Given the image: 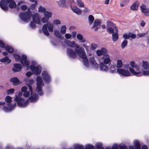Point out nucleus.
<instances>
[{
	"instance_id": "29",
	"label": "nucleus",
	"mask_w": 149,
	"mask_h": 149,
	"mask_svg": "<svg viewBox=\"0 0 149 149\" xmlns=\"http://www.w3.org/2000/svg\"><path fill=\"white\" fill-rule=\"evenodd\" d=\"M116 32L112 34V40L113 42L116 41L118 38V36L117 32V30L116 29Z\"/></svg>"
},
{
	"instance_id": "34",
	"label": "nucleus",
	"mask_w": 149,
	"mask_h": 149,
	"mask_svg": "<svg viewBox=\"0 0 149 149\" xmlns=\"http://www.w3.org/2000/svg\"><path fill=\"white\" fill-rule=\"evenodd\" d=\"M83 62L84 65L87 68L89 67L88 60L87 58V56L82 58Z\"/></svg>"
},
{
	"instance_id": "37",
	"label": "nucleus",
	"mask_w": 149,
	"mask_h": 149,
	"mask_svg": "<svg viewBox=\"0 0 149 149\" xmlns=\"http://www.w3.org/2000/svg\"><path fill=\"white\" fill-rule=\"evenodd\" d=\"M106 25L107 28L114 27L116 28V25L111 21H108L107 22Z\"/></svg>"
},
{
	"instance_id": "3",
	"label": "nucleus",
	"mask_w": 149,
	"mask_h": 149,
	"mask_svg": "<svg viewBox=\"0 0 149 149\" xmlns=\"http://www.w3.org/2000/svg\"><path fill=\"white\" fill-rule=\"evenodd\" d=\"M13 56L16 61H20L21 63L23 65L29 68V61L27 59V57L24 54H23L21 57V56L17 54H13Z\"/></svg>"
},
{
	"instance_id": "15",
	"label": "nucleus",
	"mask_w": 149,
	"mask_h": 149,
	"mask_svg": "<svg viewBox=\"0 0 149 149\" xmlns=\"http://www.w3.org/2000/svg\"><path fill=\"white\" fill-rule=\"evenodd\" d=\"M89 62L90 64L94 69L95 70L98 69L99 65L96 63L94 57H91L89 59Z\"/></svg>"
},
{
	"instance_id": "40",
	"label": "nucleus",
	"mask_w": 149,
	"mask_h": 149,
	"mask_svg": "<svg viewBox=\"0 0 149 149\" xmlns=\"http://www.w3.org/2000/svg\"><path fill=\"white\" fill-rule=\"evenodd\" d=\"M128 41L126 40H124L121 43V47L122 49H123L127 45Z\"/></svg>"
},
{
	"instance_id": "44",
	"label": "nucleus",
	"mask_w": 149,
	"mask_h": 149,
	"mask_svg": "<svg viewBox=\"0 0 149 149\" xmlns=\"http://www.w3.org/2000/svg\"><path fill=\"white\" fill-rule=\"evenodd\" d=\"M15 89L14 88H10L8 90L6 91V94L8 95H11L14 92Z\"/></svg>"
},
{
	"instance_id": "16",
	"label": "nucleus",
	"mask_w": 149,
	"mask_h": 149,
	"mask_svg": "<svg viewBox=\"0 0 149 149\" xmlns=\"http://www.w3.org/2000/svg\"><path fill=\"white\" fill-rule=\"evenodd\" d=\"M32 17L33 21L35 22L36 24H41L40 19L39 15L38 13H36L35 15L31 16Z\"/></svg>"
},
{
	"instance_id": "25",
	"label": "nucleus",
	"mask_w": 149,
	"mask_h": 149,
	"mask_svg": "<svg viewBox=\"0 0 149 149\" xmlns=\"http://www.w3.org/2000/svg\"><path fill=\"white\" fill-rule=\"evenodd\" d=\"M0 61L4 63L5 64H7L9 63L11 61L10 59H9L8 56H6L3 58L0 59Z\"/></svg>"
},
{
	"instance_id": "27",
	"label": "nucleus",
	"mask_w": 149,
	"mask_h": 149,
	"mask_svg": "<svg viewBox=\"0 0 149 149\" xmlns=\"http://www.w3.org/2000/svg\"><path fill=\"white\" fill-rule=\"evenodd\" d=\"M57 2L58 3V5L60 7H64L67 6L65 0H60L59 1H57Z\"/></svg>"
},
{
	"instance_id": "33",
	"label": "nucleus",
	"mask_w": 149,
	"mask_h": 149,
	"mask_svg": "<svg viewBox=\"0 0 149 149\" xmlns=\"http://www.w3.org/2000/svg\"><path fill=\"white\" fill-rule=\"evenodd\" d=\"M9 53L12 54L13 53L14 51L13 48L11 46L9 45H6L4 48Z\"/></svg>"
},
{
	"instance_id": "31",
	"label": "nucleus",
	"mask_w": 149,
	"mask_h": 149,
	"mask_svg": "<svg viewBox=\"0 0 149 149\" xmlns=\"http://www.w3.org/2000/svg\"><path fill=\"white\" fill-rule=\"evenodd\" d=\"M77 39L81 42H85V39L83 38V36L80 33H78L77 35Z\"/></svg>"
},
{
	"instance_id": "18",
	"label": "nucleus",
	"mask_w": 149,
	"mask_h": 149,
	"mask_svg": "<svg viewBox=\"0 0 149 149\" xmlns=\"http://www.w3.org/2000/svg\"><path fill=\"white\" fill-rule=\"evenodd\" d=\"M134 147L133 146H129L130 149H141V146L140 142L137 140L134 141Z\"/></svg>"
},
{
	"instance_id": "54",
	"label": "nucleus",
	"mask_w": 149,
	"mask_h": 149,
	"mask_svg": "<svg viewBox=\"0 0 149 149\" xmlns=\"http://www.w3.org/2000/svg\"><path fill=\"white\" fill-rule=\"evenodd\" d=\"M102 143L100 142L97 143L95 144L96 148L98 149L102 147Z\"/></svg>"
},
{
	"instance_id": "7",
	"label": "nucleus",
	"mask_w": 149,
	"mask_h": 149,
	"mask_svg": "<svg viewBox=\"0 0 149 149\" xmlns=\"http://www.w3.org/2000/svg\"><path fill=\"white\" fill-rule=\"evenodd\" d=\"M47 28L50 32H52L53 31V24L48 22L47 24H44L42 26V29L44 34L47 36H49V33L48 31Z\"/></svg>"
},
{
	"instance_id": "32",
	"label": "nucleus",
	"mask_w": 149,
	"mask_h": 149,
	"mask_svg": "<svg viewBox=\"0 0 149 149\" xmlns=\"http://www.w3.org/2000/svg\"><path fill=\"white\" fill-rule=\"evenodd\" d=\"M65 42L68 46L71 47L73 48L74 47L75 42L74 41L71 42L69 40H66L65 41Z\"/></svg>"
},
{
	"instance_id": "47",
	"label": "nucleus",
	"mask_w": 149,
	"mask_h": 149,
	"mask_svg": "<svg viewBox=\"0 0 149 149\" xmlns=\"http://www.w3.org/2000/svg\"><path fill=\"white\" fill-rule=\"evenodd\" d=\"M130 33H129L128 34L127 33H124L123 35V37L125 40L129 39L130 38Z\"/></svg>"
},
{
	"instance_id": "12",
	"label": "nucleus",
	"mask_w": 149,
	"mask_h": 149,
	"mask_svg": "<svg viewBox=\"0 0 149 149\" xmlns=\"http://www.w3.org/2000/svg\"><path fill=\"white\" fill-rule=\"evenodd\" d=\"M66 52L67 55L71 58H74L76 57L77 53L72 49L70 48H68Z\"/></svg>"
},
{
	"instance_id": "26",
	"label": "nucleus",
	"mask_w": 149,
	"mask_h": 149,
	"mask_svg": "<svg viewBox=\"0 0 149 149\" xmlns=\"http://www.w3.org/2000/svg\"><path fill=\"white\" fill-rule=\"evenodd\" d=\"M10 81L13 83L14 85H17L19 82V79L16 77H13L10 79Z\"/></svg>"
},
{
	"instance_id": "10",
	"label": "nucleus",
	"mask_w": 149,
	"mask_h": 149,
	"mask_svg": "<svg viewBox=\"0 0 149 149\" xmlns=\"http://www.w3.org/2000/svg\"><path fill=\"white\" fill-rule=\"evenodd\" d=\"M117 72L118 73L125 77H128L131 75V74L128 70L123 69H117Z\"/></svg>"
},
{
	"instance_id": "61",
	"label": "nucleus",
	"mask_w": 149,
	"mask_h": 149,
	"mask_svg": "<svg viewBox=\"0 0 149 149\" xmlns=\"http://www.w3.org/2000/svg\"><path fill=\"white\" fill-rule=\"evenodd\" d=\"M5 46V45L4 43L2 40H0V47L3 48H4Z\"/></svg>"
},
{
	"instance_id": "23",
	"label": "nucleus",
	"mask_w": 149,
	"mask_h": 149,
	"mask_svg": "<svg viewBox=\"0 0 149 149\" xmlns=\"http://www.w3.org/2000/svg\"><path fill=\"white\" fill-rule=\"evenodd\" d=\"M37 86H43L44 85L42 77L40 76H38L36 78Z\"/></svg>"
},
{
	"instance_id": "50",
	"label": "nucleus",
	"mask_w": 149,
	"mask_h": 149,
	"mask_svg": "<svg viewBox=\"0 0 149 149\" xmlns=\"http://www.w3.org/2000/svg\"><path fill=\"white\" fill-rule=\"evenodd\" d=\"M77 3L79 6L80 7H84V4L82 1L80 0H77Z\"/></svg>"
},
{
	"instance_id": "45",
	"label": "nucleus",
	"mask_w": 149,
	"mask_h": 149,
	"mask_svg": "<svg viewBox=\"0 0 149 149\" xmlns=\"http://www.w3.org/2000/svg\"><path fill=\"white\" fill-rule=\"evenodd\" d=\"M36 23L35 22L32 21L31 22L30 24L31 28L32 29H35L36 27Z\"/></svg>"
},
{
	"instance_id": "49",
	"label": "nucleus",
	"mask_w": 149,
	"mask_h": 149,
	"mask_svg": "<svg viewBox=\"0 0 149 149\" xmlns=\"http://www.w3.org/2000/svg\"><path fill=\"white\" fill-rule=\"evenodd\" d=\"M46 10V8L44 7H42V6H40L38 8V11L39 12L41 13H44L45 12Z\"/></svg>"
},
{
	"instance_id": "57",
	"label": "nucleus",
	"mask_w": 149,
	"mask_h": 149,
	"mask_svg": "<svg viewBox=\"0 0 149 149\" xmlns=\"http://www.w3.org/2000/svg\"><path fill=\"white\" fill-rule=\"evenodd\" d=\"M119 147L120 149H129L128 147L124 144L122 145H120Z\"/></svg>"
},
{
	"instance_id": "48",
	"label": "nucleus",
	"mask_w": 149,
	"mask_h": 149,
	"mask_svg": "<svg viewBox=\"0 0 149 149\" xmlns=\"http://www.w3.org/2000/svg\"><path fill=\"white\" fill-rule=\"evenodd\" d=\"M85 148L86 149H96L93 146L89 144L86 145Z\"/></svg>"
},
{
	"instance_id": "52",
	"label": "nucleus",
	"mask_w": 149,
	"mask_h": 149,
	"mask_svg": "<svg viewBox=\"0 0 149 149\" xmlns=\"http://www.w3.org/2000/svg\"><path fill=\"white\" fill-rule=\"evenodd\" d=\"M98 47L97 44L95 43H93L91 45V49L93 50L95 49Z\"/></svg>"
},
{
	"instance_id": "6",
	"label": "nucleus",
	"mask_w": 149,
	"mask_h": 149,
	"mask_svg": "<svg viewBox=\"0 0 149 149\" xmlns=\"http://www.w3.org/2000/svg\"><path fill=\"white\" fill-rule=\"evenodd\" d=\"M32 16V12L29 8L27 11L22 12L19 15V17L21 20L27 23L30 21L31 17Z\"/></svg>"
},
{
	"instance_id": "17",
	"label": "nucleus",
	"mask_w": 149,
	"mask_h": 149,
	"mask_svg": "<svg viewBox=\"0 0 149 149\" xmlns=\"http://www.w3.org/2000/svg\"><path fill=\"white\" fill-rule=\"evenodd\" d=\"M14 67L12 68V70L14 72H19L22 70V66L21 64L18 63L14 64Z\"/></svg>"
},
{
	"instance_id": "46",
	"label": "nucleus",
	"mask_w": 149,
	"mask_h": 149,
	"mask_svg": "<svg viewBox=\"0 0 149 149\" xmlns=\"http://www.w3.org/2000/svg\"><path fill=\"white\" fill-rule=\"evenodd\" d=\"M61 33L63 34H64L65 33L66 31V27L65 25H63L61 28Z\"/></svg>"
},
{
	"instance_id": "13",
	"label": "nucleus",
	"mask_w": 149,
	"mask_h": 149,
	"mask_svg": "<svg viewBox=\"0 0 149 149\" xmlns=\"http://www.w3.org/2000/svg\"><path fill=\"white\" fill-rule=\"evenodd\" d=\"M77 51V54L81 58H83L86 56L84 49L82 47H80L79 50Z\"/></svg>"
},
{
	"instance_id": "5",
	"label": "nucleus",
	"mask_w": 149,
	"mask_h": 149,
	"mask_svg": "<svg viewBox=\"0 0 149 149\" xmlns=\"http://www.w3.org/2000/svg\"><path fill=\"white\" fill-rule=\"evenodd\" d=\"M12 98L9 95H7L5 98V101L8 103V107H3V110L6 112H10L13 110H14L16 106V103L13 104H10L12 102Z\"/></svg>"
},
{
	"instance_id": "30",
	"label": "nucleus",
	"mask_w": 149,
	"mask_h": 149,
	"mask_svg": "<svg viewBox=\"0 0 149 149\" xmlns=\"http://www.w3.org/2000/svg\"><path fill=\"white\" fill-rule=\"evenodd\" d=\"M101 21L100 20L98 19H95L91 29H93V27L95 26H100V25L101 24Z\"/></svg>"
},
{
	"instance_id": "41",
	"label": "nucleus",
	"mask_w": 149,
	"mask_h": 149,
	"mask_svg": "<svg viewBox=\"0 0 149 149\" xmlns=\"http://www.w3.org/2000/svg\"><path fill=\"white\" fill-rule=\"evenodd\" d=\"M74 149H84V146L79 144H75L74 146Z\"/></svg>"
},
{
	"instance_id": "60",
	"label": "nucleus",
	"mask_w": 149,
	"mask_h": 149,
	"mask_svg": "<svg viewBox=\"0 0 149 149\" xmlns=\"http://www.w3.org/2000/svg\"><path fill=\"white\" fill-rule=\"evenodd\" d=\"M28 8L27 6L26 5H22L21 6V8L22 10H26Z\"/></svg>"
},
{
	"instance_id": "39",
	"label": "nucleus",
	"mask_w": 149,
	"mask_h": 149,
	"mask_svg": "<svg viewBox=\"0 0 149 149\" xmlns=\"http://www.w3.org/2000/svg\"><path fill=\"white\" fill-rule=\"evenodd\" d=\"M44 15L45 17L49 19L52 17V14L50 12L45 11V12H44Z\"/></svg>"
},
{
	"instance_id": "9",
	"label": "nucleus",
	"mask_w": 149,
	"mask_h": 149,
	"mask_svg": "<svg viewBox=\"0 0 149 149\" xmlns=\"http://www.w3.org/2000/svg\"><path fill=\"white\" fill-rule=\"evenodd\" d=\"M30 68L33 74L36 75L40 74L42 68L39 65H38L36 67L33 65H31Z\"/></svg>"
},
{
	"instance_id": "20",
	"label": "nucleus",
	"mask_w": 149,
	"mask_h": 149,
	"mask_svg": "<svg viewBox=\"0 0 149 149\" xmlns=\"http://www.w3.org/2000/svg\"><path fill=\"white\" fill-rule=\"evenodd\" d=\"M43 86H37L36 91V92L40 96H42L44 94L42 90Z\"/></svg>"
},
{
	"instance_id": "62",
	"label": "nucleus",
	"mask_w": 149,
	"mask_h": 149,
	"mask_svg": "<svg viewBox=\"0 0 149 149\" xmlns=\"http://www.w3.org/2000/svg\"><path fill=\"white\" fill-rule=\"evenodd\" d=\"M27 88L26 86H24L22 87L21 90V91L23 92H25L27 91Z\"/></svg>"
},
{
	"instance_id": "4",
	"label": "nucleus",
	"mask_w": 149,
	"mask_h": 149,
	"mask_svg": "<svg viewBox=\"0 0 149 149\" xmlns=\"http://www.w3.org/2000/svg\"><path fill=\"white\" fill-rule=\"evenodd\" d=\"M22 93L21 92H19L18 93L17 96L16 95L15 99V100L17 102V106L20 107H25L29 103L28 100H26L25 101L24 99L20 97L22 95Z\"/></svg>"
},
{
	"instance_id": "22",
	"label": "nucleus",
	"mask_w": 149,
	"mask_h": 149,
	"mask_svg": "<svg viewBox=\"0 0 149 149\" xmlns=\"http://www.w3.org/2000/svg\"><path fill=\"white\" fill-rule=\"evenodd\" d=\"M71 8L72 11L77 15H80L81 14V11L77 7L71 6Z\"/></svg>"
},
{
	"instance_id": "11",
	"label": "nucleus",
	"mask_w": 149,
	"mask_h": 149,
	"mask_svg": "<svg viewBox=\"0 0 149 149\" xmlns=\"http://www.w3.org/2000/svg\"><path fill=\"white\" fill-rule=\"evenodd\" d=\"M129 66V64H126L124 65V68L126 69L129 68L130 72L134 75H136L137 76H140L142 75V73L141 72H136L133 69L131 68Z\"/></svg>"
},
{
	"instance_id": "19",
	"label": "nucleus",
	"mask_w": 149,
	"mask_h": 149,
	"mask_svg": "<svg viewBox=\"0 0 149 149\" xmlns=\"http://www.w3.org/2000/svg\"><path fill=\"white\" fill-rule=\"evenodd\" d=\"M107 53V50L104 48H102L101 49L97 50L96 53L98 56H100L102 55H104Z\"/></svg>"
},
{
	"instance_id": "43",
	"label": "nucleus",
	"mask_w": 149,
	"mask_h": 149,
	"mask_svg": "<svg viewBox=\"0 0 149 149\" xmlns=\"http://www.w3.org/2000/svg\"><path fill=\"white\" fill-rule=\"evenodd\" d=\"M54 34L56 37H58L60 39H62L63 38V37H61V35L58 30L55 31H54Z\"/></svg>"
},
{
	"instance_id": "36",
	"label": "nucleus",
	"mask_w": 149,
	"mask_h": 149,
	"mask_svg": "<svg viewBox=\"0 0 149 149\" xmlns=\"http://www.w3.org/2000/svg\"><path fill=\"white\" fill-rule=\"evenodd\" d=\"M106 56H107L106 58H103V63L105 64H109L111 61L109 55L107 54Z\"/></svg>"
},
{
	"instance_id": "63",
	"label": "nucleus",
	"mask_w": 149,
	"mask_h": 149,
	"mask_svg": "<svg viewBox=\"0 0 149 149\" xmlns=\"http://www.w3.org/2000/svg\"><path fill=\"white\" fill-rule=\"evenodd\" d=\"M143 74L144 75H149V70H143Z\"/></svg>"
},
{
	"instance_id": "56",
	"label": "nucleus",
	"mask_w": 149,
	"mask_h": 149,
	"mask_svg": "<svg viewBox=\"0 0 149 149\" xmlns=\"http://www.w3.org/2000/svg\"><path fill=\"white\" fill-rule=\"evenodd\" d=\"M144 15L146 16H149V9L147 8L143 12Z\"/></svg>"
},
{
	"instance_id": "8",
	"label": "nucleus",
	"mask_w": 149,
	"mask_h": 149,
	"mask_svg": "<svg viewBox=\"0 0 149 149\" xmlns=\"http://www.w3.org/2000/svg\"><path fill=\"white\" fill-rule=\"evenodd\" d=\"M42 76L45 84H48L51 81V77L47 71H42Z\"/></svg>"
},
{
	"instance_id": "21",
	"label": "nucleus",
	"mask_w": 149,
	"mask_h": 149,
	"mask_svg": "<svg viewBox=\"0 0 149 149\" xmlns=\"http://www.w3.org/2000/svg\"><path fill=\"white\" fill-rule=\"evenodd\" d=\"M105 65L102 62L100 63V68L101 71L107 72L108 70V67Z\"/></svg>"
},
{
	"instance_id": "24",
	"label": "nucleus",
	"mask_w": 149,
	"mask_h": 149,
	"mask_svg": "<svg viewBox=\"0 0 149 149\" xmlns=\"http://www.w3.org/2000/svg\"><path fill=\"white\" fill-rule=\"evenodd\" d=\"M139 5V2L136 1L131 6L130 9L131 10H137L138 8V6Z\"/></svg>"
},
{
	"instance_id": "59",
	"label": "nucleus",
	"mask_w": 149,
	"mask_h": 149,
	"mask_svg": "<svg viewBox=\"0 0 149 149\" xmlns=\"http://www.w3.org/2000/svg\"><path fill=\"white\" fill-rule=\"evenodd\" d=\"M74 46V47H75V48L74 49V51L76 52H77L76 50L77 51L79 50V49L80 48L79 46L75 43Z\"/></svg>"
},
{
	"instance_id": "51",
	"label": "nucleus",
	"mask_w": 149,
	"mask_h": 149,
	"mask_svg": "<svg viewBox=\"0 0 149 149\" xmlns=\"http://www.w3.org/2000/svg\"><path fill=\"white\" fill-rule=\"evenodd\" d=\"M107 32L109 33H114V30L112 27H109L107 28Z\"/></svg>"
},
{
	"instance_id": "14",
	"label": "nucleus",
	"mask_w": 149,
	"mask_h": 149,
	"mask_svg": "<svg viewBox=\"0 0 149 149\" xmlns=\"http://www.w3.org/2000/svg\"><path fill=\"white\" fill-rule=\"evenodd\" d=\"M77 51V54L81 58H83L86 56L84 49L82 47H80L79 50Z\"/></svg>"
},
{
	"instance_id": "53",
	"label": "nucleus",
	"mask_w": 149,
	"mask_h": 149,
	"mask_svg": "<svg viewBox=\"0 0 149 149\" xmlns=\"http://www.w3.org/2000/svg\"><path fill=\"white\" fill-rule=\"evenodd\" d=\"M49 19L45 16V17L42 18L41 19V21L43 23H47L48 22V21Z\"/></svg>"
},
{
	"instance_id": "42",
	"label": "nucleus",
	"mask_w": 149,
	"mask_h": 149,
	"mask_svg": "<svg viewBox=\"0 0 149 149\" xmlns=\"http://www.w3.org/2000/svg\"><path fill=\"white\" fill-rule=\"evenodd\" d=\"M123 65V63L121 60H118L117 61L116 67L118 69L120 68Z\"/></svg>"
},
{
	"instance_id": "64",
	"label": "nucleus",
	"mask_w": 149,
	"mask_h": 149,
	"mask_svg": "<svg viewBox=\"0 0 149 149\" xmlns=\"http://www.w3.org/2000/svg\"><path fill=\"white\" fill-rule=\"evenodd\" d=\"M111 149H119L118 146L117 144H113L112 147Z\"/></svg>"
},
{
	"instance_id": "2",
	"label": "nucleus",
	"mask_w": 149,
	"mask_h": 149,
	"mask_svg": "<svg viewBox=\"0 0 149 149\" xmlns=\"http://www.w3.org/2000/svg\"><path fill=\"white\" fill-rule=\"evenodd\" d=\"M8 6L11 9H13L16 7V4L13 0H1L0 2V6L3 10L7 11L8 9Z\"/></svg>"
},
{
	"instance_id": "35",
	"label": "nucleus",
	"mask_w": 149,
	"mask_h": 149,
	"mask_svg": "<svg viewBox=\"0 0 149 149\" xmlns=\"http://www.w3.org/2000/svg\"><path fill=\"white\" fill-rule=\"evenodd\" d=\"M142 66L144 69L148 70L149 69V65L147 61H143Z\"/></svg>"
},
{
	"instance_id": "58",
	"label": "nucleus",
	"mask_w": 149,
	"mask_h": 149,
	"mask_svg": "<svg viewBox=\"0 0 149 149\" xmlns=\"http://www.w3.org/2000/svg\"><path fill=\"white\" fill-rule=\"evenodd\" d=\"M53 23L54 24L56 25L60 24H61L60 21L58 19L54 20Z\"/></svg>"
},
{
	"instance_id": "1",
	"label": "nucleus",
	"mask_w": 149,
	"mask_h": 149,
	"mask_svg": "<svg viewBox=\"0 0 149 149\" xmlns=\"http://www.w3.org/2000/svg\"><path fill=\"white\" fill-rule=\"evenodd\" d=\"M26 84L28 86L29 91L31 93V95L29 98L30 102H36L38 99L39 96L36 93L33 94V90L31 85L34 83L33 80V79H29L26 80Z\"/></svg>"
},
{
	"instance_id": "28",
	"label": "nucleus",
	"mask_w": 149,
	"mask_h": 149,
	"mask_svg": "<svg viewBox=\"0 0 149 149\" xmlns=\"http://www.w3.org/2000/svg\"><path fill=\"white\" fill-rule=\"evenodd\" d=\"M108 67V70H109V72L111 73H116V71L115 68V66L111 64H109Z\"/></svg>"
},
{
	"instance_id": "38",
	"label": "nucleus",
	"mask_w": 149,
	"mask_h": 149,
	"mask_svg": "<svg viewBox=\"0 0 149 149\" xmlns=\"http://www.w3.org/2000/svg\"><path fill=\"white\" fill-rule=\"evenodd\" d=\"M88 19L89 25H91L94 20V18L93 16L92 15H90L88 16Z\"/></svg>"
},
{
	"instance_id": "55",
	"label": "nucleus",
	"mask_w": 149,
	"mask_h": 149,
	"mask_svg": "<svg viewBox=\"0 0 149 149\" xmlns=\"http://www.w3.org/2000/svg\"><path fill=\"white\" fill-rule=\"evenodd\" d=\"M141 11L142 12H143L147 8H146V6L145 5L143 4L142 5H141Z\"/></svg>"
}]
</instances>
